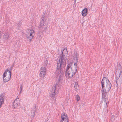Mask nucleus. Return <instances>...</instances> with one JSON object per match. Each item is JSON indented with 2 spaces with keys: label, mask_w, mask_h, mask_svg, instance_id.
Listing matches in <instances>:
<instances>
[{
  "label": "nucleus",
  "mask_w": 122,
  "mask_h": 122,
  "mask_svg": "<svg viewBox=\"0 0 122 122\" xmlns=\"http://www.w3.org/2000/svg\"><path fill=\"white\" fill-rule=\"evenodd\" d=\"M61 52V53L60 55L58 61L57 62L56 69L55 72L56 74L59 75L58 83L59 81L61 80L60 76L63 73V70L62 69L66 66L67 55L68 54L67 50L65 49H64Z\"/></svg>",
  "instance_id": "1"
},
{
  "label": "nucleus",
  "mask_w": 122,
  "mask_h": 122,
  "mask_svg": "<svg viewBox=\"0 0 122 122\" xmlns=\"http://www.w3.org/2000/svg\"><path fill=\"white\" fill-rule=\"evenodd\" d=\"M48 62L47 61L45 63L44 65L42 66L40 69L41 71L40 76V77H44L46 74V67L47 66V64Z\"/></svg>",
  "instance_id": "6"
},
{
  "label": "nucleus",
  "mask_w": 122,
  "mask_h": 122,
  "mask_svg": "<svg viewBox=\"0 0 122 122\" xmlns=\"http://www.w3.org/2000/svg\"><path fill=\"white\" fill-rule=\"evenodd\" d=\"M76 60L77 61L78 60V59L77 57H76Z\"/></svg>",
  "instance_id": "23"
},
{
  "label": "nucleus",
  "mask_w": 122,
  "mask_h": 122,
  "mask_svg": "<svg viewBox=\"0 0 122 122\" xmlns=\"http://www.w3.org/2000/svg\"><path fill=\"white\" fill-rule=\"evenodd\" d=\"M79 87V86L77 82H76L75 83V85L74 86L75 90L77 91V90L78 89Z\"/></svg>",
  "instance_id": "14"
},
{
  "label": "nucleus",
  "mask_w": 122,
  "mask_h": 122,
  "mask_svg": "<svg viewBox=\"0 0 122 122\" xmlns=\"http://www.w3.org/2000/svg\"><path fill=\"white\" fill-rule=\"evenodd\" d=\"M58 86V85L57 83L55 84L54 86L52 87V90L50 93L51 97V99L52 101H53V102L55 103L56 102V97L57 96L56 95L58 93V90L57 92L56 90Z\"/></svg>",
  "instance_id": "4"
},
{
  "label": "nucleus",
  "mask_w": 122,
  "mask_h": 122,
  "mask_svg": "<svg viewBox=\"0 0 122 122\" xmlns=\"http://www.w3.org/2000/svg\"><path fill=\"white\" fill-rule=\"evenodd\" d=\"M19 99L18 98H16L12 103L13 107L14 108L17 107L19 105Z\"/></svg>",
  "instance_id": "9"
},
{
  "label": "nucleus",
  "mask_w": 122,
  "mask_h": 122,
  "mask_svg": "<svg viewBox=\"0 0 122 122\" xmlns=\"http://www.w3.org/2000/svg\"><path fill=\"white\" fill-rule=\"evenodd\" d=\"M22 84H21L20 85V93L22 92V88H23V86H22Z\"/></svg>",
  "instance_id": "20"
},
{
  "label": "nucleus",
  "mask_w": 122,
  "mask_h": 122,
  "mask_svg": "<svg viewBox=\"0 0 122 122\" xmlns=\"http://www.w3.org/2000/svg\"><path fill=\"white\" fill-rule=\"evenodd\" d=\"M117 81H116V83H117Z\"/></svg>",
  "instance_id": "24"
},
{
  "label": "nucleus",
  "mask_w": 122,
  "mask_h": 122,
  "mask_svg": "<svg viewBox=\"0 0 122 122\" xmlns=\"http://www.w3.org/2000/svg\"><path fill=\"white\" fill-rule=\"evenodd\" d=\"M35 33V32L33 30H30L27 32V34L26 35V37L28 39L31 41L32 40L33 37L34 36L33 34H34Z\"/></svg>",
  "instance_id": "8"
},
{
  "label": "nucleus",
  "mask_w": 122,
  "mask_h": 122,
  "mask_svg": "<svg viewBox=\"0 0 122 122\" xmlns=\"http://www.w3.org/2000/svg\"><path fill=\"white\" fill-rule=\"evenodd\" d=\"M115 117L113 115H112V121H113L115 120Z\"/></svg>",
  "instance_id": "22"
},
{
  "label": "nucleus",
  "mask_w": 122,
  "mask_h": 122,
  "mask_svg": "<svg viewBox=\"0 0 122 122\" xmlns=\"http://www.w3.org/2000/svg\"><path fill=\"white\" fill-rule=\"evenodd\" d=\"M62 117H67V116L66 115H66L65 113H63L62 114H61V119H62Z\"/></svg>",
  "instance_id": "17"
},
{
  "label": "nucleus",
  "mask_w": 122,
  "mask_h": 122,
  "mask_svg": "<svg viewBox=\"0 0 122 122\" xmlns=\"http://www.w3.org/2000/svg\"><path fill=\"white\" fill-rule=\"evenodd\" d=\"M36 105H35V106L33 107L31 113V116L32 117H34V116L35 113L36 111Z\"/></svg>",
  "instance_id": "11"
},
{
  "label": "nucleus",
  "mask_w": 122,
  "mask_h": 122,
  "mask_svg": "<svg viewBox=\"0 0 122 122\" xmlns=\"http://www.w3.org/2000/svg\"><path fill=\"white\" fill-rule=\"evenodd\" d=\"M76 98L77 101H78L80 99V97L78 95H77L76 96Z\"/></svg>",
  "instance_id": "19"
},
{
  "label": "nucleus",
  "mask_w": 122,
  "mask_h": 122,
  "mask_svg": "<svg viewBox=\"0 0 122 122\" xmlns=\"http://www.w3.org/2000/svg\"><path fill=\"white\" fill-rule=\"evenodd\" d=\"M102 87L101 91L107 93L110 90L112 85L109 80L106 77H103L101 82Z\"/></svg>",
  "instance_id": "3"
},
{
  "label": "nucleus",
  "mask_w": 122,
  "mask_h": 122,
  "mask_svg": "<svg viewBox=\"0 0 122 122\" xmlns=\"http://www.w3.org/2000/svg\"><path fill=\"white\" fill-rule=\"evenodd\" d=\"M62 121H61V122H68V118L62 117Z\"/></svg>",
  "instance_id": "15"
},
{
  "label": "nucleus",
  "mask_w": 122,
  "mask_h": 122,
  "mask_svg": "<svg viewBox=\"0 0 122 122\" xmlns=\"http://www.w3.org/2000/svg\"><path fill=\"white\" fill-rule=\"evenodd\" d=\"M73 63L70 62L68 64L66 70L65 75H67L68 78H71L75 74L77 69V64L76 63H74L73 67L72 66Z\"/></svg>",
  "instance_id": "2"
},
{
  "label": "nucleus",
  "mask_w": 122,
  "mask_h": 122,
  "mask_svg": "<svg viewBox=\"0 0 122 122\" xmlns=\"http://www.w3.org/2000/svg\"><path fill=\"white\" fill-rule=\"evenodd\" d=\"M14 64H13V65L12 66H11L10 68L9 69L10 70H9L8 69H7L6 70H8V71L9 72V71H10L11 72V71L12 69L14 67V66H13Z\"/></svg>",
  "instance_id": "21"
},
{
  "label": "nucleus",
  "mask_w": 122,
  "mask_h": 122,
  "mask_svg": "<svg viewBox=\"0 0 122 122\" xmlns=\"http://www.w3.org/2000/svg\"><path fill=\"white\" fill-rule=\"evenodd\" d=\"M120 70V73H119V75H118V78L117 77L116 79H117V80H118L119 78L120 77V75L121 74L122 72V71L121 70H120V69H119Z\"/></svg>",
  "instance_id": "18"
},
{
  "label": "nucleus",
  "mask_w": 122,
  "mask_h": 122,
  "mask_svg": "<svg viewBox=\"0 0 122 122\" xmlns=\"http://www.w3.org/2000/svg\"><path fill=\"white\" fill-rule=\"evenodd\" d=\"M44 15H43L40 19V23L39 24V29L43 30H45L47 26L45 23L46 20Z\"/></svg>",
  "instance_id": "5"
},
{
  "label": "nucleus",
  "mask_w": 122,
  "mask_h": 122,
  "mask_svg": "<svg viewBox=\"0 0 122 122\" xmlns=\"http://www.w3.org/2000/svg\"><path fill=\"white\" fill-rule=\"evenodd\" d=\"M4 96L3 94H2L0 96V108L1 107L2 105L4 103Z\"/></svg>",
  "instance_id": "12"
},
{
  "label": "nucleus",
  "mask_w": 122,
  "mask_h": 122,
  "mask_svg": "<svg viewBox=\"0 0 122 122\" xmlns=\"http://www.w3.org/2000/svg\"><path fill=\"white\" fill-rule=\"evenodd\" d=\"M58 90H59V89H58V90H57H57H58Z\"/></svg>",
  "instance_id": "25"
},
{
  "label": "nucleus",
  "mask_w": 122,
  "mask_h": 122,
  "mask_svg": "<svg viewBox=\"0 0 122 122\" xmlns=\"http://www.w3.org/2000/svg\"><path fill=\"white\" fill-rule=\"evenodd\" d=\"M87 14V8H85L82 11V15L83 16H86Z\"/></svg>",
  "instance_id": "13"
},
{
  "label": "nucleus",
  "mask_w": 122,
  "mask_h": 122,
  "mask_svg": "<svg viewBox=\"0 0 122 122\" xmlns=\"http://www.w3.org/2000/svg\"><path fill=\"white\" fill-rule=\"evenodd\" d=\"M8 71V70H6L5 71L3 75V81L6 82L9 81L11 77V72L10 71H9V75L7 76L6 75L7 72Z\"/></svg>",
  "instance_id": "7"
},
{
  "label": "nucleus",
  "mask_w": 122,
  "mask_h": 122,
  "mask_svg": "<svg viewBox=\"0 0 122 122\" xmlns=\"http://www.w3.org/2000/svg\"><path fill=\"white\" fill-rule=\"evenodd\" d=\"M9 35L7 33H5L4 34V35L3 36V38L5 40L8 39Z\"/></svg>",
  "instance_id": "16"
},
{
  "label": "nucleus",
  "mask_w": 122,
  "mask_h": 122,
  "mask_svg": "<svg viewBox=\"0 0 122 122\" xmlns=\"http://www.w3.org/2000/svg\"><path fill=\"white\" fill-rule=\"evenodd\" d=\"M102 92V100L104 101V102H105L107 104L106 100L108 99V96L106 94V93L101 91Z\"/></svg>",
  "instance_id": "10"
}]
</instances>
